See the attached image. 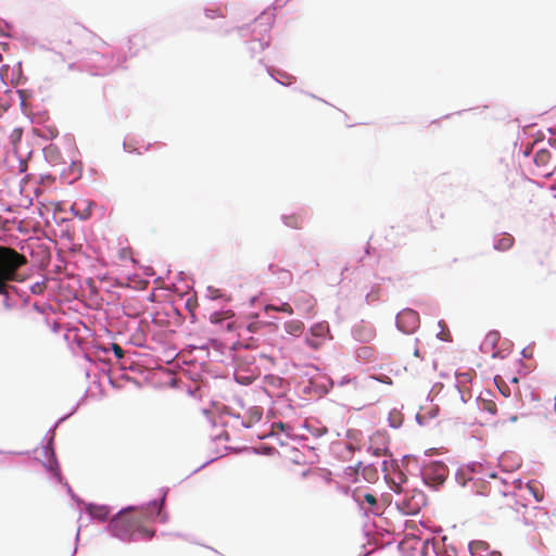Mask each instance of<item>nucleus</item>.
Here are the masks:
<instances>
[{"label":"nucleus","mask_w":556,"mask_h":556,"mask_svg":"<svg viewBox=\"0 0 556 556\" xmlns=\"http://www.w3.org/2000/svg\"><path fill=\"white\" fill-rule=\"evenodd\" d=\"M146 514L138 510H126L114 517L109 525L111 533L124 541L136 540L139 536L142 540H150L154 531L144 526Z\"/></svg>","instance_id":"f257e3e1"},{"label":"nucleus","mask_w":556,"mask_h":556,"mask_svg":"<svg viewBox=\"0 0 556 556\" xmlns=\"http://www.w3.org/2000/svg\"><path fill=\"white\" fill-rule=\"evenodd\" d=\"M28 263L27 257L10 247L0 245V294L7 295L9 282L18 281V270Z\"/></svg>","instance_id":"f03ea898"},{"label":"nucleus","mask_w":556,"mask_h":556,"mask_svg":"<svg viewBox=\"0 0 556 556\" xmlns=\"http://www.w3.org/2000/svg\"><path fill=\"white\" fill-rule=\"evenodd\" d=\"M493 479V482H490L488 486V496L491 504L497 509L513 508L516 502L514 494L506 490L502 491L500 485L506 486V484L495 477Z\"/></svg>","instance_id":"7ed1b4c3"},{"label":"nucleus","mask_w":556,"mask_h":556,"mask_svg":"<svg viewBox=\"0 0 556 556\" xmlns=\"http://www.w3.org/2000/svg\"><path fill=\"white\" fill-rule=\"evenodd\" d=\"M419 315L414 309H403L396 316V325L405 333H413L419 327Z\"/></svg>","instance_id":"20e7f679"},{"label":"nucleus","mask_w":556,"mask_h":556,"mask_svg":"<svg viewBox=\"0 0 556 556\" xmlns=\"http://www.w3.org/2000/svg\"><path fill=\"white\" fill-rule=\"evenodd\" d=\"M329 333V326L326 323H318L311 327L306 343L314 350H318L326 341Z\"/></svg>","instance_id":"39448f33"},{"label":"nucleus","mask_w":556,"mask_h":556,"mask_svg":"<svg viewBox=\"0 0 556 556\" xmlns=\"http://www.w3.org/2000/svg\"><path fill=\"white\" fill-rule=\"evenodd\" d=\"M368 450L375 456L386 455L389 450V438L386 432L376 431L369 438Z\"/></svg>","instance_id":"423d86ee"},{"label":"nucleus","mask_w":556,"mask_h":556,"mask_svg":"<svg viewBox=\"0 0 556 556\" xmlns=\"http://www.w3.org/2000/svg\"><path fill=\"white\" fill-rule=\"evenodd\" d=\"M424 505L422 493H417L410 496V498H403L397 503V507L405 515H416L420 507Z\"/></svg>","instance_id":"0eeeda50"},{"label":"nucleus","mask_w":556,"mask_h":556,"mask_svg":"<svg viewBox=\"0 0 556 556\" xmlns=\"http://www.w3.org/2000/svg\"><path fill=\"white\" fill-rule=\"evenodd\" d=\"M353 496L364 509L372 514H378V503L374 494L366 493L363 490H355Z\"/></svg>","instance_id":"6e6552de"},{"label":"nucleus","mask_w":556,"mask_h":556,"mask_svg":"<svg viewBox=\"0 0 556 556\" xmlns=\"http://www.w3.org/2000/svg\"><path fill=\"white\" fill-rule=\"evenodd\" d=\"M294 303H295V306L296 308L304 315H312L313 314V311H314V307H315V300L312 295L309 294H302V295H299L295 300H294Z\"/></svg>","instance_id":"1a4fd4ad"},{"label":"nucleus","mask_w":556,"mask_h":556,"mask_svg":"<svg viewBox=\"0 0 556 556\" xmlns=\"http://www.w3.org/2000/svg\"><path fill=\"white\" fill-rule=\"evenodd\" d=\"M257 377L256 369L245 370L241 365L236 368L235 379L241 384H249Z\"/></svg>","instance_id":"9d476101"},{"label":"nucleus","mask_w":556,"mask_h":556,"mask_svg":"<svg viewBox=\"0 0 556 556\" xmlns=\"http://www.w3.org/2000/svg\"><path fill=\"white\" fill-rule=\"evenodd\" d=\"M353 336L358 341L368 342L374 339L375 329L366 325L356 326L353 330Z\"/></svg>","instance_id":"9b49d317"},{"label":"nucleus","mask_w":556,"mask_h":556,"mask_svg":"<svg viewBox=\"0 0 556 556\" xmlns=\"http://www.w3.org/2000/svg\"><path fill=\"white\" fill-rule=\"evenodd\" d=\"M515 239L509 233H503L494 242V249L500 252L508 251L513 248Z\"/></svg>","instance_id":"f8f14e48"},{"label":"nucleus","mask_w":556,"mask_h":556,"mask_svg":"<svg viewBox=\"0 0 556 556\" xmlns=\"http://www.w3.org/2000/svg\"><path fill=\"white\" fill-rule=\"evenodd\" d=\"M263 416V409L258 406L250 407L247 410V420L243 421L244 427H252L254 424L258 422Z\"/></svg>","instance_id":"ddd939ff"},{"label":"nucleus","mask_w":556,"mask_h":556,"mask_svg":"<svg viewBox=\"0 0 556 556\" xmlns=\"http://www.w3.org/2000/svg\"><path fill=\"white\" fill-rule=\"evenodd\" d=\"M45 455L48 456V463L45 464V466L47 467V469L53 473V476L56 478V479H61V473H60V469H59V466H58V463H56V459H55V456L53 454V452H51L50 450L48 448H45L43 451Z\"/></svg>","instance_id":"4468645a"},{"label":"nucleus","mask_w":556,"mask_h":556,"mask_svg":"<svg viewBox=\"0 0 556 556\" xmlns=\"http://www.w3.org/2000/svg\"><path fill=\"white\" fill-rule=\"evenodd\" d=\"M285 330L294 337H299L304 330V324L301 320H289L285 324Z\"/></svg>","instance_id":"2eb2a0df"},{"label":"nucleus","mask_w":556,"mask_h":556,"mask_svg":"<svg viewBox=\"0 0 556 556\" xmlns=\"http://www.w3.org/2000/svg\"><path fill=\"white\" fill-rule=\"evenodd\" d=\"M283 220L288 227L294 229H300L304 222L303 217L299 214L287 215L285 216Z\"/></svg>","instance_id":"dca6fc26"},{"label":"nucleus","mask_w":556,"mask_h":556,"mask_svg":"<svg viewBox=\"0 0 556 556\" xmlns=\"http://www.w3.org/2000/svg\"><path fill=\"white\" fill-rule=\"evenodd\" d=\"M90 515L99 520H105L109 516V510L104 506H90L88 508Z\"/></svg>","instance_id":"f3484780"},{"label":"nucleus","mask_w":556,"mask_h":556,"mask_svg":"<svg viewBox=\"0 0 556 556\" xmlns=\"http://www.w3.org/2000/svg\"><path fill=\"white\" fill-rule=\"evenodd\" d=\"M357 357L365 359V361H371L375 358V351L370 346H362L357 349L356 351Z\"/></svg>","instance_id":"a211bd4d"},{"label":"nucleus","mask_w":556,"mask_h":556,"mask_svg":"<svg viewBox=\"0 0 556 556\" xmlns=\"http://www.w3.org/2000/svg\"><path fill=\"white\" fill-rule=\"evenodd\" d=\"M433 468H434V472H435L434 481L437 483L444 482V480L446 478V468H445V466L441 465V464H438V465H434Z\"/></svg>","instance_id":"6ab92c4d"},{"label":"nucleus","mask_w":556,"mask_h":556,"mask_svg":"<svg viewBox=\"0 0 556 556\" xmlns=\"http://www.w3.org/2000/svg\"><path fill=\"white\" fill-rule=\"evenodd\" d=\"M392 482H393V485L391 486V489L396 493H401V492H403L401 484L406 482V476L403 472H399L397 480L393 479Z\"/></svg>","instance_id":"aec40b11"},{"label":"nucleus","mask_w":556,"mask_h":556,"mask_svg":"<svg viewBox=\"0 0 556 556\" xmlns=\"http://www.w3.org/2000/svg\"><path fill=\"white\" fill-rule=\"evenodd\" d=\"M46 289H47V281L46 280L37 281L34 285H31V287H30V291L34 294H41V293H43V291Z\"/></svg>","instance_id":"412c9836"},{"label":"nucleus","mask_w":556,"mask_h":556,"mask_svg":"<svg viewBox=\"0 0 556 556\" xmlns=\"http://www.w3.org/2000/svg\"><path fill=\"white\" fill-rule=\"evenodd\" d=\"M363 476L367 481H375L378 477L377 470L372 467H364Z\"/></svg>","instance_id":"4be33fe9"},{"label":"nucleus","mask_w":556,"mask_h":556,"mask_svg":"<svg viewBox=\"0 0 556 556\" xmlns=\"http://www.w3.org/2000/svg\"><path fill=\"white\" fill-rule=\"evenodd\" d=\"M482 408L486 412H489L492 415H495L497 412L496 404L491 400H483L482 401Z\"/></svg>","instance_id":"5701e85b"},{"label":"nucleus","mask_w":556,"mask_h":556,"mask_svg":"<svg viewBox=\"0 0 556 556\" xmlns=\"http://www.w3.org/2000/svg\"><path fill=\"white\" fill-rule=\"evenodd\" d=\"M551 155L549 152L546 150H540L535 153L534 160L539 163H544L546 160H549Z\"/></svg>","instance_id":"b1692460"},{"label":"nucleus","mask_w":556,"mask_h":556,"mask_svg":"<svg viewBox=\"0 0 556 556\" xmlns=\"http://www.w3.org/2000/svg\"><path fill=\"white\" fill-rule=\"evenodd\" d=\"M22 138V129L21 128H14L10 135V141L13 146H16L17 142H20Z\"/></svg>","instance_id":"393cba45"},{"label":"nucleus","mask_w":556,"mask_h":556,"mask_svg":"<svg viewBox=\"0 0 556 556\" xmlns=\"http://www.w3.org/2000/svg\"><path fill=\"white\" fill-rule=\"evenodd\" d=\"M500 340V333L497 331H491L486 336V341H489L493 346L497 344Z\"/></svg>","instance_id":"a878e982"},{"label":"nucleus","mask_w":556,"mask_h":556,"mask_svg":"<svg viewBox=\"0 0 556 556\" xmlns=\"http://www.w3.org/2000/svg\"><path fill=\"white\" fill-rule=\"evenodd\" d=\"M131 249L130 248H123L121 249V260H130L134 262V258L131 256Z\"/></svg>","instance_id":"bb28decb"},{"label":"nucleus","mask_w":556,"mask_h":556,"mask_svg":"<svg viewBox=\"0 0 556 556\" xmlns=\"http://www.w3.org/2000/svg\"><path fill=\"white\" fill-rule=\"evenodd\" d=\"M439 326L442 327V331L438 334L439 338L441 340H444V341H448L450 340V332L448 330H445L444 327V323L443 321H439Z\"/></svg>","instance_id":"cd10ccee"},{"label":"nucleus","mask_w":556,"mask_h":556,"mask_svg":"<svg viewBox=\"0 0 556 556\" xmlns=\"http://www.w3.org/2000/svg\"><path fill=\"white\" fill-rule=\"evenodd\" d=\"M112 350L117 358L124 357V350L117 343H112Z\"/></svg>","instance_id":"c85d7f7f"},{"label":"nucleus","mask_w":556,"mask_h":556,"mask_svg":"<svg viewBox=\"0 0 556 556\" xmlns=\"http://www.w3.org/2000/svg\"><path fill=\"white\" fill-rule=\"evenodd\" d=\"M278 309H279V312L286 313L288 315H292L293 314V308H292V306L289 303H282L278 307Z\"/></svg>","instance_id":"c756f323"},{"label":"nucleus","mask_w":556,"mask_h":556,"mask_svg":"<svg viewBox=\"0 0 556 556\" xmlns=\"http://www.w3.org/2000/svg\"><path fill=\"white\" fill-rule=\"evenodd\" d=\"M506 417H507V418H505V419H503V420H498V421L496 422V425H497V424L505 425V424H506V420H509V421H511V422H516V421L518 420V416H517L516 414H506Z\"/></svg>","instance_id":"7c9ffc66"},{"label":"nucleus","mask_w":556,"mask_h":556,"mask_svg":"<svg viewBox=\"0 0 556 556\" xmlns=\"http://www.w3.org/2000/svg\"><path fill=\"white\" fill-rule=\"evenodd\" d=\"M277 430L283 431L285 430V425L282 422H274L271 425V432H270V434H276Z\"/></svg>","instance_id":"2f4dec72"},{"label":"nucleus","mask_w":556,"mask_h":556,"mask_svg":"<svg viewBox=\"0 0 556 556\" xmlns=\"http://www.w3.org/2000/svg\"><path fill=\"white\" fill-rule=\"evenodd\" d=\"M399 237V232L395 231L393 228L389 229L384 236L386 239L393 240Z\"/></svg>","instance_id":"473e14b6"},{"label":"nucleus","mask_w":556,"mask_h":556,"mask_svg":"<svg viewBox=\"0 0 556 556\" xmlns=\"http://www.w3.org/2000/svg\"><path fill=\"white\" fill-rule=\"evenodd\" d=\"M528 489L533 493L534 497L536 498V501H541L543 498V493L538 491V490H534L531 485H528Z\"/></svg>","instance_id":"72a5a7b5"},{"label":"nucleus","mask_w":556,"mask_h":556,"mask_svg":"<svg viewBox=\"0 0 556 556\" xmlns=\"http://www.w3.org/2000/svg\"><path fill=\"white\" fill-rule=\"evenodd\" d=\"M361 466V463L357 464L356 467H349L348 470H350V475L351 476H357L358 473V467Z\"/></svg>","instance_id":"f704fd0d"},{"label":"nucleus","mask_w":556,"mask_h":556,"mask_svg":"<svg viewBox=\"0 0 556 556\" xmlns=\"http://www.w3.org/2000/svg\"><path fill=\"white\" fill-rule=\"evenodd\" d=\"M498 390L501 391V393H502L503 395H505V396H508V395H509V389H508V387H507V386H503V387L498 386Z\"/></svg>","instance_id":"c9c22d12"},{"label":"nucleus","mask_w":556,"mask_h":556,"mask_svg":"<svg viewBox=\"0 0 556 556\" xmlns=\"http://www.w3.org/2000/svg\"><path fill=\"white\" fill-rule=\"evenodd\" d=\"M372 379H376L378 381H381V382H384V383H388V384H391L392 381L391 379L388 377V376H384L383 378H376V377H371Z\"/></svg>","instance_id":"e433bc0d"},{"label":"nucleus","mask_w":556,"mask_h":556,"mask_svg":"<svg viewBox=\"0 0 556 556\" xmlns=\"http://www.w3.org/2000/svg\"><path fill=\"white\" fill-rule=\"evenodd\" d=\"M279 306H276V305H266L265 306V312H269V311H275V312H279L278 309Z\"/></svg>","instance_id":"4c0bfd02"},{"label":"nucleus","mask_w":556,"mask_h":556,"mask_svg":"<svg viewBox=\"0 0 556 556\" xmlns=\"http://www.w3.org/2000/svg\"><path fill=\"white\" fill-rule=\"evenodd\" d=\"M544 256L543 254H538L536 255V261L540 265H543L544 264Z\"/></svg>","instance_id":"58836bf2"},{"label":"nucleus","mask_w":556,"mask_h":556,"mask_svg":"<svg viewBox=\"0 0 556 556\" xmlns=\"http://www.w3.org/2000/svg\"><path fill=\"white\" fill-rule=\"evenodd\" d=\"M187 307L191 311L192 308L195 307V302H192L191 299H188Z\"/></svg>","instance_id":"ea45409f"},{"label":"nucleus","mask_w":556,"mask_h":556,"mask_svg":"<svg viewBox=\"0 0 556 556\" xmlns=\"http://www.w3.org/2000/svg\"><path fill=\"white\" fill-rule=\"evenodd\" d=\"M89 215H90V211H88L86 214H81L80 217L81 218H87Z\"/></svg>","instance_id":"a19ab883"},{"label":"nucleus","mask_w":556,"mask_h":556,"mask_svg":"<svg viewBox=\"0 0 556 556\" xmlns=\"http://www.w3.org/2000/svg\"><path fill=\"white\" fill-rule=\"evenodd\" d=\"M428 470L429 469H426L425 472H424L426 479H428V477H429Z\"/></svg>","instance_id":"79ce46f5"}]
</instances>
